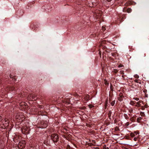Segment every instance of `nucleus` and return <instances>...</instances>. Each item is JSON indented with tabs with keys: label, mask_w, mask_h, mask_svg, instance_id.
<instances>
[{
	"label": "nucleus",
	"mask_w": 149,
	"mask_h": 149,
	"mask_svg": "<svg viewBox=\"0 0 149 149\" xmlns=\"http://www.w3.org/2000/svg\"><path fill=\"white\" fill-rule=\"evenodd\" d=\"M51 139L54 143H57L59 140V137L58 134H53L51 135Z\"/></svg>",
	"instance_id": "obj_1"
},
{
	"label": "nucleus",
	"mask_w": 149,
	"mask_h": 149,
	"mask_svg": "<svg viewBox=\"0 0 149 149\" xmlns=\"http://www.w3.org/2000/svg\"><path fill=\"white\" fill-rule=\"evenodd\" d=\"M42 8L45 9V11L47 12H50L53 9V5L52 4H49L46 7L42 6Z\"/></svg>",
	"instance_id": "obj_2"
},
{
	"label": "nucleus",
	"mask_w": 149,
	"mask_h": 149,
	"mask_svg": "<svg viewBox=\"0 0 149 149\" xmlns=\"http://www.w3.org/2000/svg\"><path fill=\"white\" fill-rule=\"evenodd\" d=\"M48 122L47 121H42L38 124V127L40 128H46L48 125Z\"/></svg>",
	"instance_id": "obj_3"
},
{
	"label": "nucleus",
	"mask_w": 149,
	"mask_h": 149,
	"mask_svg": "<svg viewBox=\"0 0 149 149\" xmlns=\"http://www.w3.org/2000/svg\"><path fill=\"white\" fill-rule=\"evenodd\" d=\"M8 73L7 74H6L5 75V77L6 78V79L8 78V80L11 81V79H12L13 81V82H14L15 81H16V78H15V76L13 75L12 74H10L9 75H8Z\"/></svg>",
	"instance_id": "obj_4"
},
{
	"label": "nucleus",
	"mask_w": 149,
	"mask_h": 149,
	"mask_svg": "<svg viewBox=\"0 0 149 149\" xmlns=\"http://www.w3.org/2000/svg\"><path fill=\"white\" fill-rule=\"evenodd\" d=\"M26 142L24 141H19L18 143V147L19 148L22 149L25 147Z\"/></svg>",
	"instance_id": "obj_5"
},
{
	"label": "nucleus",
	"mask_w": 149,
	"mask_h": 149,
	"mask_svg": "<svg viewBox=\"0 0 149 149\" xmlns=\"http://www.w3.org/2000/svg\"><path fill=\"white\" fill-rule=\"evenodd\" d=\"M63 103L69 104L70 103V98H65L64 99L61 100Z\"/></svg>",
	"instance_id": "obj_6"
},
{
	"label": "nucleus",
	"mask_w": 149,
	"mask_h": 149,
	"mask_svg": "<svg viewBox=\"0 0 149 149\" xmlns=\"http://www.w3.org/2000/svg\"><path fill=\"white\" fill-rule=\"evenodd\" d=\"M8 88V89H9L10 91H17V88L15 86H9Z\"/></svg>",
	"instance_id": "obj_7"
},
{
	"label": "nucleus",
	"mask_w": 149,
	"mask_h": 149,
	"mask_svg": "<svg viewBox=\"0 0 149 149\" xmlns=\"http://www.w3.org/2000/svg\"><path fill=\"white\" fill-rule=\"evenodd\" d=\"M5 121H4L3 124H2V125H4V127H7L8 126L9 123V122L6 120V119H4Z\"/></svg>",
	"instance_id": "obj_8"
},
{
	"label": "nucleus",
	"mask_w": 149,
	"mask_h": 149,
	"mask_svg": "<svg viewBox=\"0 0 149 149\" xmlns=\"http://www.w3.org/2000/svg\"><path fill=\"white\" fill-rule=\"evenodd\" d=\"M119 96V97H118V100L120 101H122L123 100V99L124 98V96L123 93H120Z\"/></svg>",
	"instance_id": "obj_9"
},
{
	"label": "nucleus",
	"mask_w": 149,
	"mask_h": 149,
	"mask_svg": "<svg viewBox=\"0 0 149 149\" xmlns=\"http://www.w3.org/2000/svg\"><path fill=\"white\" fill-rule=\"evenodd\" d=\"M23 13L24 12L23 10H20L18 11L17 12V15L19 17L22 16Z\"/></svg>",
	"instance_id": "obj_10"
},
{
	"label": "nucleus",
	"mask_w": 149,
	"mask_h": 149,
	"mask_svg": "<svg viewBox=\"0 0 149 149\" xmlns=\"http://www.w3.org/2000/svg\"><path fill=\"white\" fill-rule=\"evenodd\" d=\"M90 95H86L84 97V99L86 101H88L90 99Z\"/></svg>",
	"instance_id": "obj_11"
},
{
	"label": "nucleus",
	"mask_w": 149,
	"mask_h": 149,
	"mask_svg": "<svg viewBox=\"0 0 149 149\" xmlns=\"http://www.w3.org/2000/svg\"><path fill=\"white\" fill-rule=\"evenodd\" d=\"M136 116H133L130 119V120L132 122H135L136 121Z\"/></svg>",
	"instance_id": "obj_12"
},
{
	"label": "nucleus",
	"mask_w": 149,
	"mask_h": 149,
	"mask_svg": "<svg viewBox=\"0 0 149 149\" xmlns=\"http://www.w3.org/2000/svg\"><path fill=\"white\" fill-rule=\"evenodd\" d=\"M31 97L32 98V100H35L37 99V98H38V97H37V96H36L35 95H32Z\"/></svg>",
	"instance_id": "obj_13"
},
{
	"label": "nucleus",
	"mask_w": 149,
	"mask_h": 149,
	"mask_svg": "<svg viewBox=\"0 0 149 149\" xmlns=\"http://www.w3.org/2000/svg\"><path fill=\"white\" fill-rule=\"evenodd\" d=\"M119 18L121 20L123 21L124 18H125L126 17L125 16V15H120L119 16Z\"/></svg>",
	"instance_id": "obj_14"
},
{
	"label": "nucleus",
	"mask_w": 149,
	"mask_h": 149,
	"mask_svg": "<svg viewBox=\"0 0 149 149\" xmlns=\"http://www.w3.org/2000/svg\"><path fill=\"white\" fill-rule=\"evenodd\" d=\"M4 120H3L2 117L0 116V125H1L2 124H3Z\"/></svg>",
	"instance_id": "obj_15"
},
{
	"label": "nucleus",
	"mask_w": 149,
	"mask_h": 149,
	"mask_svg": "<svg viewBox=\"0 0 149 149\" xmlns=\"http://www.w3.org/2000/svg\"><path fill=\"white\" fill-rule=\"evenodd\" d=\"M142 118L140 117L137 118V122L139 123Z\"/></svg>",
	"instance_id": "obj_16"
},
{
	"label": "nucleus",
	"mask_w": 149,
	"mask_h": 149,
	"mask_svg": "<svg viewBox=\"0 0 149 149\" xmlns=\"http://www.w3.org/2000/svg\"><path fill=\"white\" fill-rule=\"evenodd\" d=\"M45 113H46V112H45V111H40L39 113V114H40L42 115H45Z\"/></svg>",
	"instance_id": "obj_17"
},
{
	"label": "nucleus",
	"mask_w": 149,
	"mask_h": 149,
	"mask_svg": "<svg viewBox=\"0 0 149 149\" xmlns=\"http://www.w3.org/2000/svg\"><path fill=\"white\" fill-rule=\"evenodd\" d=\"M123 116L127 120L129 118V117L126 114L124 113L123 115Z\"/></svg>",
	"instance_id": "obj_18"
},
{
	"label": "nucleus",
	"mask_w": 149,
	"mask_h": 149,
	"mask_svg": "<svg viewBox=\"0 0 149 149\" xmlns=\"http://www.w3.org/2000/svg\"><path fill=\"white\" fill-rule=\"evenodd\" d=\"M115 100H113V101H112L111 102V105L112 106H113L115 104Z\"/></svg>",
	"instance_id": "obj_19"
},
{
	"label": "nucleus",
	"mask_w": 149,
	"mask_h": 149,
	"mask_svg": "<svg viewBox=\"0 0 149 149\" xmlns=\"http://www.w3.org/2000/svg\"><path fill=\"white\" fill-rule=\"evenodd\" d=\"M127 12L128 13H130L132 12V10L130 8H127Z\"/></svg>",
	"instance_id": "obj_20"
},
{
	"label": "nucleus",
	"mask_w": 149,
	"mask_h": 149,
	"mask_svg": "<svg viewBox=\"0 0 149 149\" xmlns=\"http://www.w3.org/2000/svg\"><path fill=\"white\" fill-rule=\"evenodd\" d=\"M142 102L141 101H139L138 102L136 103L137 104V105H136V106H137V107H139L141 105L140 104V103L141 102Z\"/></svg>",
	"instance_id": "obj_21"
},
{
	"label": "nucleus",
	"mask_w": 149,
	"mask_h": 149,
	"mask_svg": "<svg viewBox=\"0 0 149 149\" xmlns=\"http://www.w3.org/2000/svg\"><path fill=\"white\" fill-rule=\"evenodd\" d=\"M130 135L132 137H133L135 136V133H134H134H133V132L131 133L130 134Z\"/></svg>",
	"instance_id": "obj_22"
},
{
	"label": "nucleus",
	"mask_w": 149,
	"mask_h": 149,
	"mask_svg": "<svg viewBox=\"0 0 149 149\" xmlns=\"http://www.w3.org/2000/svg\"><path fill=\"white\" fill-rule=\"evenodd\" d=\"M111 113H112V111H109V112L108 113V116L109 118L110 117L111 114Z\"/></svg>",
	"instance_id": "obj_23"
},
{
	"label": "nucleus",
	"mask_w": 149,
	"mask_h": 149,
	"mask_svg": "<svg viewBox=\"0 0 149 149\" xmlns=\"http://www.w3.org/2000/svg\"><path fill=\"white\" fill-rule=\"evenodd\" d=\"M135 102H136L131 101L130 102V104L132 105H134Z\"/></svg>",
	"instance_id": "obj_24"
},
{
	"label": "nucleus",
	"mask_w": 149,
	"mask_h": 149,
	"mask_svg": "<svg viewBox=\"0 0 149 149\" xmlns=\"http://www.w3.org/2000/svg\"><path fill=\"white\" fill-rule=\"evenodd\" d=\"M140 114L142 116H145L144 113L142 112H141L140 113Z\"/></svg>",
	"instance_id": "obj_25"
},
{
	"label": "nucleus",
	"mask_w": 149,
	"mask_h": 149,
	"mask_svg": "<svg viewBox=\"0 0 149 149\" xmlns=\"http://www.w3.org/2000/svg\"><path fill=\"white\" fill-rule=\"evenodd\" d=\"M127 9L126 8L124 7L123 9V11L125 12H127Z\"/></svg>",
	"instance_id": "obj_26"
},
{
	"label": "nucleus",
	"mask_w": 149,
	"mask_h": 149,
	"mask_svg": "<svg viewBox=\"0 0 149 149\" xmlns=\"http://www.w3.org/2000/svg\"><path fill=\"white\" fill-rule=\"evenodd\" d=\"M108 104V99H107L106 100V102H105V107L106 108L107 107V105Z\"/></svg>",
	"instance_id": "obj_27"
},
{
	"label": "nucleus",
	"mask_w": 149,
	"mask_h": 149,
	"mask_svg": "<svg viewBox=\"0 0 149 149\" xmlns=\"http://www.w3.org/2000/svg\"><path fill=\"white\" fill-rule=\"evenodd\" d=\"M129 111L130 113H132L133 112V110L132 109H131L129 110Z\"/></svg>",
	"instance_id": "obj_28"
},
{
	"label": "nucleus",
	"mask_w": 149,
	"mask_h": 149,
	"mask_svg": "<svg viewBox=\"0 0 149 149\" xmlns=\"http://www.w3.org/2000/svg\"><path fill=\"white\" fill-rule=\"evenodd\" d=\"M118 72V70L116 69H114V72L115 73H117Z\"/></svg>",
	"instance_id": "obj_29"
},
{
	"label": "nucleus",
	"mask_w": 149,
	"mask_h": 149,
	"mask_svg": "<svg viewBox=\"0 0 149 149\" xmlns=\"http://www.w3.org/2000/svg\"><path fill=\"white\" fill-rule=\"evenodd\" d=\"M14 141L15 142H16L18 141L17 138L16 137L14 138Z\"/></svg>",
	"instance_id": "obj_30"
},
{
	"label": "nucleus",
	"mask_w": 149,
	"mask_h": 149,
	"mask_svg": "<svg viewBox=\"0 0 149 149\" xmlns=\"http://www.w3.org/2000/svg\"><path fill=\"white\" fill-rule=\"evenodd\" d=\"M70 149V145H68L67 146V147L66 148V149Z\"/></svg>",
	"instance_id": "obj_31"
},
{
	"label": "nucleus",
	"mask_w": 149,
	"mask_h": 149,
	"mask_svg": "<svg viewBox=\"0 0 149 149\" xmlns=\"http://www.w3.org/2000/svg\"><path fill=\"white\" fill-rule=\"evenodd\" d=\"M120 73L122 74H124V71L123 70H121L120 71Z\"/></svg>",
	"instance_id": "obj_32"
},
{
	"label": "nucleus",
	"mask_w": 149,
	"mask_h": 149,
	"mask_svg": "<svg viewBox=\"0 0 149 149\" xmlns=\"http://www.w3.org/2000/svg\"><path fill=\"white\" fill-rule=\"evenodd\" d=\"M55 97H52V100H53L54 101V102H56L57 101V100L56 99H54Z\"/></svg>",
	"instance_id": "obj_33"
},
{
	"label": "nucleus",
	"mask_w": 149,
	"mask_h": 149,
	"mask_svg": "<svg viewBox=\"0 0 149 149\" xmlns=\"http://www.w3.org/2000/svg\"><path fill=\"white\" fill-rule=\"evenodd\" d=\"M129 124H130V123H129V122H127L125 124L127 126H128L129 125Z\"/></svg>",
	"instance_id": "obj_34"
},
{
	"label": "nucleus",
	"mask_w": 149,
	"mask_h": 149,
	"mask_svg": "<svg viewBox=\"0 0 149 149\" xmlns=\"http://www.w3.org/2000/svg\"><path fill=\"white\" fill-rule=\"evenodd\" d=\"M134 133H135V135L139 134V133L138 132H137L136 131H135V132H134Z\"/></svg>",
	"instance_id": "obj_35"
},
{
	"label": "nucleus",
	"mask_w": 149,
	"mask_h": 149,
	"mask_svg": "<svg viewBox=\"0 0 149 149\" xmlns=\"http://www.w3.org/2000/svg\"><path fill=\"white\" fill-rule=\"evenodd\" d=\"M137 140V138L136 137H134V140L135 141H136Z\"/></svg>",
	"instance_id": "obj_36"
},
{
	"label": "nucleus",
	"mask_w": 149,
	"mask_h": 149,
	"mask_svg": "<svg viewBox=\"0 0 149 149\" xmlns=\"http://www.w3.org/2000/svg\"><path fill=\"white\" fill-rule=\"evenodd\" d=\"M135 77L137 78H139V77L138 75H135Z\"/></svg>",
	"instance_id": "obj_37"
},
{
	"label": "nucleus",
	"mask_w": 149,
	"mask_h": 149,
	"mask_svg": "<svg viewBox=\"0 0 149 149\" xmlns=\"http://www.w3.org/2000/svg\"><path fill=\"white\" fill-rule=\"evenodd\" d=\"M135 100L136 101H138L139 100V99L138 98H135Z\"/></svg>",
	"instance_id": "obj_38"
},
{
	"label": "nucleus",
	"mask_w": 149,
	"mask_h": 149,
	"mask_svg": "<svg viewBox=\"0 0 149 149\" xmlns=\"http://www.w3.org/2000/svg\"><path fill=\"white\" fill-rule=\"evenodd\" d=\"M122 67V65H119L118 67L119 68Z\"/></svg>",
	"instance_id": "obj_39"
},
{
	"label": "nucleus",
	"mask_w": 149,
	"mask_h": 149,
	"mask_svg": "<svg viewBox=\"0 0 149 149\" xmlns=\"http://www.w3.org/2000/svg\"><path fill=\"white\" fill-rule=\"evenodd\" d=\"M74 95H75L76 96H78L79 97H80V96H78V94H77V93H75V94Z\"/></svg>",
	"instance_id": "obj_40"
},
{
	"label": "nucleus",
	"mask_w": 149,
	"mask_h": 149,
	"mask_svg": "<svg viewBox=\"0 0 149 149\" xmlns=\"http://www.w3.org/2000/svg\"><path fill=\"white\" fill-rule=\"evenodd\" d=\"M112 0H107V1L108 2L111 1Z\"/></svg>",
	"instance_id": "obj_41"
},
{
	"label": "nucleus",
	"mask_w": 149,
	"mask_h": 149,
	"mask_svg": "<svg viewBox=\"0 0 149 149\" xmlns=\"http://www.w3.org/2000/svg\"><path fill=\"white\" fill-rule=\"evenodd\" d=\"M31 149H34L32 147H31Z\"/></svg>",
	"instance_id": "obj_42"
},
{
	"label": "nucleus",
	"mask_w": 149,
	"mask_h": 149,
	"mask_svg": "<svg viewBox=\"0 0 149 149\" xmlns=\"http://www.w3.org/2000/svg\"><path fill=\"white\" fill-rule=\"evenodd\" d=\"M122 77H123V78H124V75H122Z\"/></svg>",
	"instance_id": "obj_43"
},
{
	"label": "nucleus",
	"mask_w": 149,
	"mask_h": 149,
	"mask_svg": "<svg viewBox=\"0 0 149 149\" xmlns=\"http://www.w3.org/2000/svg\"><path fill=\"white\" fill-rule=\"evenodd\" d=\"M130 116V117H131L132 116L131 115V114H128Z\"/></svg>",
	"instance_id": "obj_44"
},
{
	"label": "nucleus",
	"mask_w": 149,
	"mask_h": 149,
	"mask_svg": "<svg viewBox=\"0 0 149 149\" xmlns=\"http://www.w3.org/2000/svg\"><path fill=\"white\" fill-rule=\"evenodd\" d=\"M132 1H131L130 2V3H129V4H132Z\"/></svg>",
	"instance_id": "obj_45"
},
{
	"label": "nucleus",
	"mask_w": 149,
	"mask_h": 149,
	"mask_svg": "<svg viewBox=\"0 0 149 149\" xmlns=\"http://www.w3.org/2000/svg\"><path fill=\"white\" fill-rule=\"evenodd\" d=\"M126 4H127V5H126V6L128 5V4H127V3Z\"/></svg>",
	"instance_id": "obj_46"
},
{
	"label": "nucleus",
	"mask_w": 149,
	"mask_h": 149,
	"mask_svg": "<svg viewBox=\"0 0 149 149\" xmlns=\"http://www.w3.org/2000/svg\"><path fill=\"white\" fill-rule=\"evenodd\" d=\"M28 8V9H29V8Z\"/></svg>",
	"instance_id": "obj_47"
},
{
	"label": "nucleus",
	"mask_w": 149,
	"mask_h": 149,
	"mask_svg": "<svg viewBox=\"0 0 149 149\" xmlns=\"http://www.w3.org/2000/svg\"><path fill=\"white\" fill-rule=\"evenodd\" d=\"M40 108H42V107H40Z\"/></svg>",
	"instance_id": "obj_48"
},
{
	"label": "nucleus",
	"mask_w": 149,
	"mask_h": 149,
	"mask_svg": "<svg viewBox=\"0 0 149 149\" xmlns=\"http://www.w3.org/2000/svg\"><path fill=\"white\" fill-rule=\"evenodd\" d=\"M148 149H149V148Z\"/></svg>",
	"instance_id": "obj_49"
},
{
	"label": "nucleus",
	"mask_w": 149,
	"mask_h": 149,
	"mask_svg": "<svg viewBox=\"0 0 149 149\" xmlns=\"http://www.w3.org/2000/svg\"><path fill=\"white\" fill-rule=\"evenodd\" d=\"M107 149H109L108 148Z\"/></svg>",
	"instance_id": "obj_50"
}]
</instances>
